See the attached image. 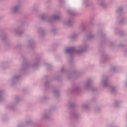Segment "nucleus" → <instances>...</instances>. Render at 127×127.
Masks as SVG:
<instances>
[{
    "label": "nucleus",
    "mask_w": 127,
    "mask_h": 127,
    "mask_svg": "<svg viewBox=\"0 0 127 127\" xmlns=\"http://www.w3.org/2000/svg\"><path fill=\"white\" fill-rule=\"evenodd\" d=\"M67 52H69V51H67Z\"/></svg>",
    "instance_id": "nucleus-1"
}]
</instances>
